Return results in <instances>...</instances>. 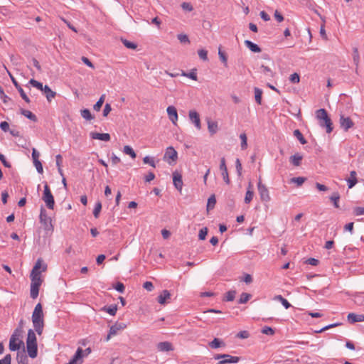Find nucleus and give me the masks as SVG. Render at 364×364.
<instances>
[{
	"label": "nucleus",
	"instance_id": "obj_1",
	"mask_svg": "<svg viewBox=\"0 0 364 364\" xmlns=\"http://www.w3.org/2000/svg\"><path fill=\"white\" fill-rule=\"evenodd\" d=\"M32 322L36 333L41 336L43 333L44 328L43 312L41 304L36 305L32 314Z\"/></svg>",
	"mask_w": 364,
	"mask_h": 364
},
{
	"label": "nucleus",
	"instance_id": "obj_2",
	"mask_svg": "<svg viewBox=\"0 0 364 364\" xmlns=\"http://www.w3.org/2000/svg\"><path fill=\"white\" fill-rule=\"evenodd\" d=\"M42 268V272H45L47 269L46 264H42V260L41 259H38L37 262H36L34 267H33L31 272V285L36 286L38 287H40L43 280L41 277V272L40 271V269Z\"/></svg>",
	"mask_w": 364,
	"mask_h": 364
},
{
	"label": "nucleus",
	"instance_id": "obj_3",
	"mask_svg": "<svg viewBox=\"0 0 364 364\" xmlns=\"http://www.w3.org/2000/svg\"><path fill=\"white\" fill-rule=\"evenodd\" d=\"M27 352L31 358H35L38 355V345L36 333L33 330L29 329L26 338Z\"/></svg>",
	"mask_w": 364,
	"mask_h": 364
},
{
	"label": "nucleus",
	"instance_id": "obj_4",
	"mask_svg": "<svg viewBox=\"0 0 364 364\" xmlns=\"http://www.w3.org/2000/svg\"><path fill=\"white\" fill-rule=\"evenodd\" d=\"M316 117L319 122V125L321 127H325L326 133H331L333 129V123L329 117L327 111L325 109H319L316 112Z\"/></svg>",
	"mask_w": 364,
	"mask_h": 364
},
{
	"label": "nucleus",
	"instance_id": "obj_5",
	"mask_svg": "<svg viewBox=\"0 0 364 364\" xmlns=\"http://www.w3.org/2000/svg\"><path fill=\"white\" fill-rule=\"evenodd\" d=\"M40 221L43 225L45 231L47 235H50L53 231V226L52 225L51 218L47 215L46 211L43 208H41L40 213Z\"/></svg>",
	"mask_w": 364,
	"mask_h": 364
},
{
	"label": "nucleus",
	"instance_id": "obj_6",
	"mask_svg": "<svg viewBox=\"0 0 364 364\" xmlns=\"http://www.w3.org/2000/svg\"><path fill=\"white\" fill-rule=\"evenodd\" d=\"M42 200L45 202L48 209L53 210L55 205L54 197L50 191V189L47 183L44 186Z\"/></svg>",
	"mask_w": 364,
	"mask_h": 364
},
{
	"label": "nucleus",
	"instance_id": "obj_7",
	"mask_svg": "<svg viewBox=\"0 0 364 364\" xmlns=\"http://www.w3.org/2000/svg\"><path fill=\"white\" fill-rule=\"evenodd\" d=\"M257 189L259 194L260 200L262 202L267 203L270 201L271 197L269 196V190L267 187L262 183V180L259 178L257 183Z\"/></svg>",
	"mask_w": 364,
	"mask_h": 364
},
{
	"label": "nucleus",
	"instance_id": "obj_8",
	"mask_svg": "<svg viewBox=\"0 0 364 364\" xmlns=\"http://www.w3.org/2000/svg\"><path fill=\"white\" fill-rule=\"evenodd\" d=\"M127 325L124 323H119L116 322L114 325H112L109 331V333L106 337V341H108L110 338L113 336H115L118 333L119 331L124 330L126 328Z\"/></svg>",
	"mask_w": 364,
	"mask_h": 364
},
{
	"label": "nucleus",
	"instance_id": "obj_9",
	"mask_svg": "<svg viewBox=\"0 0 364 364\" xmlns=\"http://www.w3.org/2000/svg\"><path fill=\"white\" fill-rule=\"evenodd\" d=\"M164 159V160L170 159L171 161H168V163L172 164V163H175L177 161L178 153L172 146H169L166 150Z\"/></svg>",
	"mask_w": 364,
	"mask_h": 364
},
{
	"label": "nucleus",
	"instance_id": "obj_10",
	"mask_svg": "<svg viewBox=\"0 0 364 364\" xmlns=\"http://www.w3.org/2000/svg\"><path fill=\"white\" fill-rule=\"evenodd\" d=\"M340 124H341V127L345 132H347L350 128L353 127L354 123L350 117H345L344 115H341Z\"/></svg>",
	"mask_w": 364,
	"mask_h": 364
},
{
	"label": "nucleus",
	"instance_id": "obj_11",
	"mask_svg": "<svg viewBox=\"0 0 364 364\" xmlns=\"http://www.w3.org/2000/svg\"><path fill=\"white\" fill-rule=\"evenodd\" d=\"M220 170L221 171V175L223 178L224 181L229 184L230 183V180L228 176V168L226 166L225 163V159L224 157L221 158L220 159Z\"/></svg>",
	"mask_w": 364,
	"mask_h": 364
},
{
	"label": "nucleus",
	"instance_id": "obj_12",
	"mask_svg": "<svg viewBox=\"0 0 364 364\" xmlns=\"http://www.w3.org/2000/svg\"><path fill=\"white\" fill-rule=\"evenodd\" d=\"M188 117L192 123H193L198 129H201V123L199 114L196 110H190Z\"/></svg>",
	"mask_w": 364,
	"mask_h": 364
},
{
	"label": "nucleus",
	"instance_id": "obj_13",
	"mask_svg": "<svg viewBox=\"0 0 364 364\" xmlns=\"http://www.w3.org/2000/svg\"><path fill=\"white\" fill-rule=\"evenodd\" d=\"M166 111L169 119L172 122L173 124H176V122L178 120V113L176 107L173 106H168L167 107Z\"/></svg>",
	"mask_w": 364,
	"mask_h": 364
},
{
	"label": "nucleus",
	"instance_id": "obj_14",
	"mask_svg": "<svg viewBox=\"0 0 364 364\" xmlns=\"http://www.w3.org/2000/svg\"><path fill=\"white\" fill-rule=\"evenodd\" d=\"M173 182L176 188L181 191L183 186L182 176L177 171L173 173Z\"/></svg>",
	"mask_w": 364,
	"mask_h": 364
},
{
	"label": "nucleus",
	"instance_id": "obj_15",
	"mask_svg": "<svg viewBox=\"0 0 364 364\" xmlns=\"http://www.w3.org/2000/svg\"><path fill=\"white\" fill-rule=\"evenodd\" d=\"M82 349L79 348L68 364H80L82 358Z\"/></svg>",
	"mask_w": 364,
	"mask_h": 364
},
{
	"label": "nucleus",
	"instance_id": "obj_16",
	"mask_svg": "<svg viewBox=\"0 0 364 364\" xmlns=\"http://www.w3.org/2000/svg\"><path fill=\"white\" fill-rule=\"evenodd\" d=\"M225 355H228V357L223 358V359L220 360L217 364L237 363L240 360V357L237 356H232L229 354H226Z\"/></svg>",
	"mask_w": 364,
	"mask_h": 364
},
{
	"label": "nucleus",
	"instance_id": "obj_17",
	"mask_svg": "<svg viewBox=\"0 0 364 364\" xmlns=\"http://www.w3.org/2000/svg\"><path fill=\"white\" fill-rule=\"evenodd\" d=\"M90 136L93 139H99L105 141H108L110 140V135L108 133H97V132H91Z\"/></svg>",
	"mask_w": 364,
	"mask_h": 364
},
{
	"label": "nucleus",
	"instance_id": "obj_18",
	"mask_svg": "<svg viewBox=\"0 0 364 364\" xmlns=\"http://www.w3.org/2000/svg\"><path fill=\"white\" fill-rule=\"evenodd\" d=\"M353 60L355 65V72L356 74H358V66L360 63V54L358 52V48L355 47L353 48Z\"/></svg>",
	"mask_w": 364,
	"mask_h": 364
},
{
	"label": "nucleus",
	"instance_id": "obj_19",
	"mask_svg": "<svg viewBox=\"0 0 364 364\" xmlns=\"http://www.w3.org/2000/svg\"><path fill=\"white\" fill-rule=\"evenodd\" d=\"M157 348L160 351L167 352L173 350V346L170 342L164 341L160 342L157 345Z\"/></svg>",
	"mask_w": 364,
	"mask_h": 364
},
{
	"label": "nucleus",
	"instance_id": "obj_20",
	"mask_svg": "<svg viewBox=\"0 0 364 364\" xmlns=\"http://www.w3.org/2000/svg\"><path fill=\"white\" fill-rule=\"evenodd\" d=\"M171 298V294L168 290H164L157 297V301L160 304H165L167 299Z\"/></svg>",
	"mask_w": 364,
	"mask_h": 364
},
{
	"label": "nucleus",
	"instance_id": "obj_21",
	"mask_svg": "<svg viewBox=\"0 0 364 364\" xmlns=\"http://www.w3.org/2000/svg\"><path fill=\"white\" fill-rule=\"evenodd\" d=\"M23 342L22 341H19L17 343L16 341L14 340V338H10L9 341V350L11 351H16L20 349L21 346H23Z\"/></svg>",
	"mask_w": 364,
	"mask_h": 364
},
{
	"label": "nucleus",
	"instance_id": "obj_22",
	"mask_svg": "<svg viewBox=\"0 0 364 364\" xmlns=\"http://www.w3.org/2000/svg\"><path fill=\"white\" fill-rule=\"evenodd\" d=\"M348 319L350 323L364 321V315L350 313L348 315Z\"/></svg>",
	"mask_w": 364,
	"mask_h": 364
},
{
	"label": "nucleus",
	"instance_id": "obj_23",
	"mask_svg": "<svg viewBox=\"0 0 364 364\" xmlns=\"http://www.w3.org/2000/svg\"><path fill=\"white\" fill-rule=\"evenodd\" d=\"M244 43L253 53H260L262 50L258 45L249 40H245Z\"/></svg>",
	"mask_w": 364,
	"mask_h": 364
},
{
	"label": "nucleus",
	"instance_id": "obj_24",
	"mask_svg": "<svg viewBox=\"0 0 364 364\" xmlns=\"http://www.w3.org/2000/svg\"><path fill=\"white\" fill-rule=\"evenodd\" d=\"M356 176H357L356 171H350V178L348 179H347L348 188H352L358 183Z\"/></svg>",
	"mask_w": 364,
	"mask_h": 364
},
{
	"label": "nucleus",
	"instance_id": "obj_25",
	"mask_svg": "<svg viewBox=\"0 0 364 364\" xmlns=\"http://www.w3.org/2000/svg\"><path fill=\"white\" fill-rule=\"evenodd\" d=\"M303 159L302 155H301L299 153H296L289 158V161L294 166H299L301 164V160Z\"/></svg>",
	"mask_w": 364,
	"mask_h": 364
},
{
	"label": "nucleus",
	"instance_id": "obj_26",
	"mask_svg": "<svg viewBox=\"0 0 364 364\" xmlns=\"http://www.w3.org/2000/svg\"><path fill=\"white\" fill-rule=\"evenodd\" d=\"M254 196V191H252V185L251 183H249L248 188L245 194V203L248 204L251 202Z\"/></svg>",
	"mask_w": 364,
	"mask_h": 364
},
{
	"label": "nucleus",
	"instance_id": "obj_27",
	"mask_svg": "<svg viewBox=\"0 0 364 364\" xmlns=\"http://www.w3.org/2000/svg\"><path fill=\"white\" fill-rule=\"evenodd\" d=\"M43 92L48 102H51L52 99L56 96V92L53 91L48 85L44 86Z\"/></svg>",
	"mask_w": 364,
	"mask_h": 364
},
{
	"label": "nucleus",
	"instance_id": "obj_28",
	"mask_svg": "<svg viewBox=\"0 0 364 364\" xmlns=\"http://www.w3.org/2000/svg\"><path fill=\"white\" fill-rule=\"evenodd\" d=\"M209 346L211 348L215 349L220 347H225V343L222 340L215 338L211 342L209 343Z\"/></svg>",
	"mask_w": 364,
	"mask_h": 364
},
{
	"label": "nucleus",
	"instance_id": "obj_29",
	"mask_svg": "<svg viewBox=\"0 0 364 364\" xmlns=\"http://www.w3.org/2000/svg\"><path fill=\"white\" fill-rule=\"evenodd\" d=\"M208 129L211 135L215 134L218 130V123L211 120H208Z\"/></svg>",
	"mask_w": 364,
	"mask_h": 364
},
{
	"label": "nucleus",
	"instance_id": "obj_30",
	"mask_svg": "<svg viewBox=\"0 0 364 364\" xmlns=\"http://www.w3.org/2000/svg\"><path fill=\"white\" fill-rule=\"evenodd\" d=\"M101 311L107 312L112 316H114L117 311V306L116 304L109 306H105L101 309Z\"/></svg>",
	"mask_w": 364,
	"mask_h": 364
},
{
	"label": "nucleus",
	"instance_id": "obj_31",
	"mask_svg": "<svg viewBox=\"0 0 364 364\" xmlns=\"http://www.w3.org/2000/svg\"><path fill=\"white\" fill-rule=\"evenodd\" d=\"M20 112L21 114H23L30 120L33 122H37L36 116L34 114H33L31 111L24 109H21Z\"/></svg>",
	"mask_w": 364,
	"mask_h": 364
},
{
	"label": "nucleus",
	"instance_id": "obj_32",
	"mask_svg": "<svg viewBox=\"0 0 364 364\" xmlns=\"http://www.w3.org/2000/svg\"><path fill=\"white\" fill-rule=\"evenodd\" d=\"M215 204H216L215 196L214 194H213L209 197V198L208 200V203H207V206H206L207 211L208 212L210 210L213 209L215 208Z\"/></svg>",
	"mask_w": 364,
	"mask_h": 364
},
{
	"label": "nucleus",
	"instance_id": "obj_33",
	"mask_svg": "<svg viewBox=\"0 0 364 364\" xmlns=\"http://www.w3.org/2000/svg\"><path fill=\"white\" fill-rule=\"evenodd\" d=\"M80 114L82 118L87 121H90L94 119V116L91 114L88 109H83L80 111Z\"/></svg>",
	"mask_w": 364,
	"mask_h": 364
},
{
	"label": "nucleus",
	"instance_id": "obj_34",
	"mask_svg": "<svg viewBox=\"0 0 364 364\" xmlns=\"http://www.w3.org/2000/svg\"><path fill=\"white\" fill-rule=\"evenodd\" d=\"M330 200L333 203V205L336 208H339V200H340V195L338 192H334L330 197Z\"/></svg>",
	"mask_w": 364,
	"mask_h": 364
},
{
	"label": "nucleus",
	"instance_id": "obj_35",
	"mask_svg": "<svg viewBox=\"0 0 364 364\" xmlns=\"http://www.w3.org/2000/svg\"><path fill=\"white\" fill-rule=\"evenodd\" d=\"M274 299L280 301L286 309H289L291 306V304L289 303V301L286 299H284L282 295L275 296L274 297Z\"/></svg>",
	"mask_w": 364,
	"mask_h": 364
},
{
	"label": "nucleus",
	"instance_id": "obj_36",
	"mask_svg": "<svg viewBox=\"0 0 364 364\" xmlns=\"http://www.w3.org/2000/svg\"><path fill=\"white\" fill-rule=\"evenodd\" d=\"M181 75L189 77L193 80H198L196 69L191 70L190 73H186L184 71H182Z\"/></svg>",
	"mask_w": 364,
	"mask_h": 364
},
{
	"label": "nucleus",
	"instance_id": "obj_37",
	"mask_svg": "<svg viewBox=\"0 0 364 364\" xmlns=\"http://www.w3.org/2000/svg\"><path fill=\"white\" fill-rule=\"evenodd\" d=\"M255 99L257 104L261 105L262 104V90L258 87H255Z\"/></svg>",
	"mask_w": 364,
	"mask_h": 364
},
{
	"label": "nucleus",
	"instance_id": "obj_38",
	"mask_svg": "<svg viewBox=\"0 0 364 364\" xmlns=\"http://www.w3.org/2000/svg\"><path fill=\"white\" fill-rule=\"evenodd\" d=\"M294 136L297 138L301 144H306L307 143L303 134L299 129H295L294 131Z\"/></svg>",
	"mask_w": 364,
	"mask_h": 364
},
{
	"label": "nucleus",
	"instance_id": "obj_39",
	"mask_svg": "<svg viewBox=\"0 0 364 364\" xmlns=\"http://www.w3.org/2000/svg\"><path fill=\"white\" fill-rule=\"evenodd\" d=\"M123 151L124 154L129 155L132 159H135L136 156V153L134 152V151L130 146H128V145L124 146Z\"/></svg>",
	"mask_w": 364,
	"mask_h": 364
},
{
	"label": "nucleus",
	"instance_id": "obj_40",
	"mask_svg": "<svg viewBox=\"0 0 364 364\" xmlns=\"http://www.w3.org/2000/svg\"><path fill=\"white\" fill-rule=\"evenodd\" d=\"M105 95H102L100 99L98 100V101L95 103V105H94L93 106V109L98 112L100 110L104 102H105Z\"/></svg>",
	"mask_w": 364,
	"mask_h": 364
},
{
	"label": "nucleus",
	"instance_id": "obj_41",
	"mask_svg": "<svg viewBox=\"0 0 364 364\" xmlns=\"http://www.w3.org/2000/svg\"><path fill=\"white\" fill-rule=\"evenodd\" d=\"M260 68L262 69V73L267 76L273 77L275 75V73L268 66L262 65Z\"/></svg>",
	"mask_w": 364,
	"mask_h": 364
},
{
	"label": "nucleus",
	"instance_id": "obj_42",
	"mask_svg": "<svg viewBox=\"0 0 364 364\" xmlns=\"http://www.w3.org/2000/svg\"><path fill=\"white\" fill-rule=\"evenodd\" d=\"M29 84H31L32 86L37 88L38 90H40L43 92L44 90V86L43 85V84L34 79H31L29 80Z\"/></svg>",
	"mask_w": 364,
	"mask_h": 364
},
{
	"label": "nucleus",
	"instance_id": "obj_43",
	"mask_svg": "<svg viewBox=\"0 0 364 364\" xmlns=\"http://www.w3.org/2000/svg\"><path fill=\"white\" fill-rule=\"evenodd\" d=\"M252 297V295L250 294H248V293H242L241 295H240V299L238 300V303L239 304H245L247 303L249 299Z\"/></svg>",
	"mask_w": 364,
	"mask_h": 364
},
{
	"label": "nucleus",
	"instance_id": "obj_44",
	"mask_svg": "<svg viewBox=\"0 0 364 364\" xmlns=\"http://www.w3.org/2000/svg\"><path fill=\"white\" fill-rule=\"evenodd\" d=\"M39 288L40 287L31 285L30 295L32 299H36L38 297Z\"/></svg>",
	"mask_w": 364,
	"mask_h": 364
},
{
	"label": "nucleus",
	"instance_id": "obj_45",
	"mask_svg": "<svg viewBox=\"0 0 364 364\" xmlns=\"http://www.w3.org/2000/svg\"><path fill=\"white\" fill-rule=\"evenodd\" d=\"M122 42L126 48L129 49H136L137 47L136 43L129 41L127 39L122 38Z\"/></svg>",
	"mask_w": 364,
	"mask_h": 364
},
{
	"label": "nucleus",
	"instance_id": "obj_46",
	"mask_svg": "<svg viewBox=\"0 0 364 364\" xmlns=\"http://www.w3.org/2000/svg\"><path fill=\"white\" fill-rule=\"evenodd\" d=\"M17 90L18 91L21 97H22V99L27 103H30V99L29 97L26 95V94L25 93L24 90H23V88L21 87V86L20 85L19 87H16Z\"/></svg>",
	"mask_w": 364,
	"mask_h": 364
},
{
	"label": "nucleus",
	"instance_id": "obj_47",
	"mask_svg": "<svg viewBox=\"0 0 364 364\" xmlns=\"http://www.w3.org/2000/svg\"><path fill=\"white\" fill-rule=\"evenodd\" d=\"M102 209V203L101 202H97L95 204L94 210H93V215L95 218H97L100 215V211Z\"/></svg>",
	"mask_w": 364,
	"mask_h": 364
},
{
	"label": "nucleus",
	"instance_id": "obj_48",
	"mask_svg": "<svg viewBox=\"0 0 364 364\" xmlns=\"http://www.w3.org/2000/svg\"><path fill=\"white\" fill-rule=\"evenodd\" d=\"M240 138L241 139V149L242 150H245L247 149V136L245 133H242L240 135Z\"/></svg>",
	"mask_w": 364,
	"mask_h": 364
},
{
	"label": "nucleus",
	"instance_id": "obj_49",
	"mask_svg": "<svg viewBox=\"0 0 364 364\" xmlns=\"http://www.w3.org/2000/svg\"><path fill=\"white\" fill-rule=\"evenodd\" d=\"M361 293H355L353 296H354V302L358 304V305H363L364 304V299H363V297L361 296Z\"/></svg>",
	"mask_w": 364,
	"mask_h": 364
},
{
	"label": "nucleus",
	"instance_id": "obj_50",
	"mask_svg": "<svg viewBox=\"0 0 364 364\" xmlns=\"http://www.w3.org/2000/svg\"><path fill=\"white\" fill-rule=\"evenodd\" d=\"M177 38L181 43H190V40L186 34L180 33L177 35Z\"/></svg>",
	"mask_w": 364,
	"mask_h": 364
},
{
	"label": "nucleus",
	"instance_id": "obj_51",
	"mask_svg": "<svg viewBox=\"0 0 364 364\" xmlns=\"http://www.w3.org/2000/svg\"><path fill=\"white\" fill-rule=\"evenodd\" d=\"M0 98L2 100L4 103H7L9 100H11V98L4 93L1 86H0Z\"/></svg>",
	"mask_w": 364,
	"mask_h": 364
},
{
	"label": "nucleus",
	"instance_id": "obj_52",
	"mask_svg": "<svg viewBox=\"0 0 364 364\" xmlns=\"http://www.w3.org/2000/svg\"><path fill=\"white\" fill-rule=\"evenodd\" d=\"M306 181L304 177H294L291 178V182L297 184L298 186H301Z\"/></svg>",
	"mask_w": 364,
	"mask_h": 364
},
{
	"label": "nucleus",
	"instance_id": "obj_53",
	"mask_svg": "<svg viewBox=\"0 0 364 364\" xmlns=\"http://www.w3.org/2000/svg\"><path fill=\"white\" fill-rule=\"evenodd\" d=\"M218 55H219V58L221 60V61L224 63V65L225 66H227L228 58H227L225 53L221 50L220 48H219Z\"/></svg>",
	"mask_w": 364,
	"mask_h": 364
},
{
	"label": "nucleus",
	"instance_id": "obj_54",
	"mask_svg": "<svg viewBox=\"0 0 364 364\" xmlns=\"http://www.w3.org/2000/svg\"><path fill=\"white\" fill-rule=\"evenodd\" d=\"M236 294L235 291H229L226 293L225 299L228 301H232L235 299Z\"/></svg>",
	"mask_w": 364,
	"mask_h": 364
},
{
	"label": "nucleus",
	"instance_id": "obj_55",
	"mask_svg": "<svg viewBox=\"0 0 364 364\" xmlns=\"http://www.w3.org/2000/svg\"><path fill=\"white\" fill-rule=\"evenodd\" d=\"M198 54L200 59H202L204 61L208 60V52L207 50L204 49L198 50Z\"/></svg>",
	"mask_w": 364,
	"mask_h": 364
},
{
	"label": "nucleus",
	"instance_id": "obj_56",
	"mask_svg": "<svg viewBox=\"0 0 364 364\" xmlns=\"http://www.w3.org/2000/svg\"><path fill=\"white\" fill-rule=\"evenodd\" d=\"M208 230L207 228H203L200 229L199 231V234H198L199 240H205L206 237V235L208 234Z\"/></svg>",
	"mask_w": 364,
	"mask_h": 364
},
{
	"label": "nucleus",
	"instance_id": "obj_57",
	"mask_svg": "<svg viewBox=\"0 0 364 364\" xmlns=\"http://www.w3.org/2000/svg\"><path fill=\"white\" fill-rule=\"evenodd\" d=\"M262 333L266 335L272 336L274 335V330L271 327L264 326L262 330Z\"/></svg>",
	"mask_w": 364,
	"mask_h": 364
},
{
	"label": "nucleus",
	"instance_id": "obj_58",
	"mask_svg": "<svg viewBox=\"0 0 364 364\" xmlns=\"http://www.w3.org/2000/svg\"><path fill=\"white\" fill-rule=\"evenodd\" d=\"M143 162L144 164H149L150 166H151L154 168L156 167V164H155L154 159L148 156H145L143 159Z\"/></svg>",
	"mask_w": 364,
	"mask_h": 364
},
{
	"label": "nucleus",
	"instance_id": "obj_59",
	"mask_svg": "<svg viewBox=\"0 0 364 364\" xmlns=\"http://www.w3.org/2000/svg\"><path fill=\"white\" fill-rule=\"evenodd\" d=\"M11 355L10 354L6 355L3 359L0 360V364H11Z\"/></svg>",
	"mask_w": 364,
	"mask_h": 364
},
{
	"label": "nucleus",
	"instance_id": "obj_60",
	"mask_svg": "<svg viewBox=\"0 0 364 364\" xmlns=\"http://www.w3.org/2000/svg\"><path fill=\"white\" fill-rule=\"evenodd\" d=\"M353 213L355 215H364V207H355L353 209Z\"/></svg>",
	"mask_w": 364,
	"mask_h": 364
},
{
	"label": "nucleus",
	"instance_id": "obj_61",
	"mask_svg": "<svg viewBox=\"0 0 364 364\" xmlns=\"http://www.w3.org/2000/svg\"><path fill=\"white\" fill-rule=\"evenodd\" d=\"M114 289L120 292V293H123L124 291V289H125V287L124 285L122 283V282H117L115 286H114Z\"/></svg>",
	"mask_w": 364,
	"mask_h": 364
},
{
	"label": "nucleus",
	"instance_id": "obj_62",
	"mask_svg": "<svg viewBox=\"0 0 364 364\" xmlns=\"http://www.w3.org/2000/svg\"><path fill=\"white\" fill-rule=\"evenodd\" d=\"M289 80L292 83H298L300 80V77L297 73H294L290 75Z\"/></svg>",
	"mask_w": 364,
	"mask_h": 364
},
{
	"label": "nucleus",
	"instance_id": "obj_63",
	"mask_svg": "<svg viewBox=\"0 0 364 364\" xmlns=\"http://www.w3.org/2000/svg\"><path fill=\"white\" fill-rule=\"evenodd\" d=\"M33 164L36 168L37 171L39 173H42L43 170V166H42V164L41 163V161L39 160H36V161H33Z\"/></svg>",
	"mask_w": 364,
	"mask_h": 364
},
{
	"label": "nucleus",
	"instance_id": "obj_64",
	"mask_svg": "<svg viewBox=\"0 0 364 364\" xmlns=\"http://www.w3.org/2000/svg\"><path fill=\"white\" fill-rule=\"evenodd\" d=\"M181 8L183 10L188 11H191L193 9V6L190 3H188V2L182 3Z\"/></svg>",
	"mask_w": 364,
	"mask_h": 364
}]
</instances>
